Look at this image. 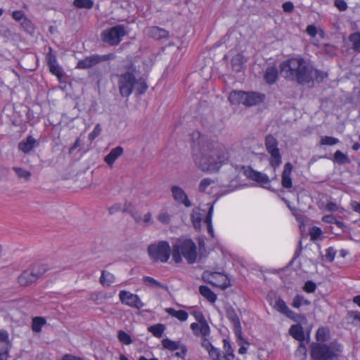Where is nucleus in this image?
Returning <instances> with one entry per match:
<instances>
[{
    "instance_id": "1",
    "label": "nucleus",
    "mask_w": 360,
    "mask_h": 360,
    "mask_svg": "<svg viewBox=\"0 0 360 360\" xmlns=\"http://www.w3.org/2000/svg\"><path fill=\"white\" fill-rule=\"evenodd\" d=\"M232 152V148L218 141L202 138L192 157L198 169L212 174L218 172L224 165L229 162Z\"/></svg>"
},
{
    "instance_id": "2",
    "label": "nucleus",
    "mask_w": 360,
    "mask_h": 360,
    "mask_svg": "<svg viewBox=\"0 0 360 360\" xmlns=\"http://www.w3.org/2000/svg\"><path fill=\"white\" fill-rule=\"evenodd\" d=\"M280 75L288 81L295 82L301 85L311 82L312 66L301 57L290 58L281 63Z\"/></svg>"
},
{
    "instance_id": "3",
    "label": "nucleus",
    "mask_w": 360,
    "mask_h": 360,
    "mask_svg": "<svg viewBox=\"0 0 360 360\" xmlns=\"http://www.w3.org/2000/svg\"><path fill=\"white\" fill-rule=\"evenodd\" d=\"M137 72L136 67L131 64L125 72L117 75L119 91L122 97H129L134 91L143 94L148 89L145 79L141 77L136 78Z\"/></svg>"
},
{
    "instance_id": "4",
    "label": "nucleus",
    "mask_w": 360,
    "mask_h": 360,
    "mask_svg": "<svg viewBox=\"0 0 360 360\" xmlns=\"http://www.w3.org/2000/svg\"><path fill=\"white\" fill-rule=\"evenodd\" d=\"M172 255L176 264L182 262V257L188 264H193L198 257L196 245L190 238H180L172 245Z\"/></svg>"
},
{
    "instance_id": "5",
    "label": "nucleus",
    "mask_w": 360,
    "mask_h": 360,
    "mask_svg": "<svg viewBox=\"0 0 360 360\" xmlns=\"http://www.w3.org/2000/svg\"><path fill=\"white\" fill-rule=\"evenodd\" d=\"M338 351L333 344L313 343L311 345V356L313 360L336 359Z\"/></svg>"
},
{
    "instance_id": "6",
    "label": "nucleus",
    "mask_w": 360,
    "mask_h": 360,
    "mask_svg": "<svg viewBox=\"0 0 360 360\" xmlns=\"http://www.w3.org/2000/svg\"><path fill=\"white\" fill-rule=\"evenodd\" d=\"M148 252L153 262H167L172 252L169 244L167 241L153 243L148 248Z\"/></svg>"
},
{
    "instance_id": "7",
    "label": "nucleus",
    "mask_w": 360,
    "mask_h": 360,
    "mask_svg": "<svg viewBox=\"0 0 360 360\" xmlns=\"http://www.w3.org/2000/svg\"><path fill=\"white\" fill-rule=\"evenodd\" d=\"M265 148L270 155L269 165L275 171L282 163V155L278 148V142L271 134L267 135L265 138Z\"/></svg>"
},
{
    "instance_id": "8",
    "label": "nucleus",
    "mask_w": 360,
    "mask_h": 360,
    "mask_svg": "<svg viewBox=\"0 0 360 360\" xmlns=\"http://www.w3.org/2000/svg\"><path fill=\"white\" fill-rule=\"evenodd\" d=\"M46 270L47 269L44 264H34L30 269L25 270L18 276V283L21 286H27L35 282Z\"/></svg>"
},
{
    "instance_id": "9",
    "label": "nucleus",
    "mask_w": 360,
    "mask_h": 360,
    "mask_svg": "<svg viewBox=\"0 0 360 360\" xmlns=\"http://www.w3.org/2000/svg\"><path fill=\"white\" fill-rule=\"evenodd\" d=\"M126 34L125 27L123 25H117L103 30L101 32V39L110 46H116L120 44Z\"/></svg>"
},
{
    "instance_id": "10",
    "label": "nucleus",
    "mask_w": 360,
    "mask_h": 360,
    "mask_svg": "<svg viewBox=\"0 0 360 360\" xmlns=\"http://www.w3.org/2000/svg\"><path fill=\"white\" fill-rule=\"evenodd\" d=\"M119 299L123 304L137 309H140L144 306L139 297L129 291L121 290L119 293Z\"/></svg>"
},
{
    "instance_id": "11",
    "label": "nucleus",
    "mask_w": 360,
    "mask_h": 360,
    "mask_svg": "<svg viewBox=\"0 0 360 360\" xmlns=\"http://www.w3.org/2000/svg\"><path fill=\"white\" fill-rule=\"evenodd\" d=\"M110 55H91L90 56L86 57L83 60H79L77 63V68L78 69H88L92 68L96 64L99 63L101 61H105L110 59Z\"/></svg>"
},
{
    "instance_id": "12",
    "label": "nucleus",
    "mask_w": 360,
    "mask_h": 360,
    "mask_svg": "<svg viewBox=\"0 0 360 360\" xmlns=\"http://www.w3.org/2000/svg\"><path fill=\"white\" fill-rule=\"evenodd\" d=\"M172 197L175 202L184 205L186 207L192 206L191 202L189 200L186 193L183 188L178 186H173L171 188Z\"/></svg>"
},
{
    "instance_id": "13",
    "label": "nucleus",
    "mask_w": 360,
    "mask_h": 360,
    "mask_svg": "<svg viewBox=\"0 0 360 360\" xmlns=\"http://www.w3.org/2000/svg\"><path fill=\"white\" fill-rule=\"evenodd\" d=\"M274 307L276 309L285 314L288 318L297 321L298 317H301L296 313H295L293 311H292L286 304V303L282 299L279 298L275 302Z\"/></svg>"
},
{
    "instance_id": "14",
    "label": "nucleus",
    "mask_w": 360,
    "mask_h": 360,
    "mask_svg": "<svg viewBox=\"0 0 360 360\" xmlns=\"http://www.w3.org/2000/svg\"><path fill=\"white\" fill-rule=\"evenodd\" d=\"M264 98L265 96L263 94L245 91L243 105L246 106L255 105L263 102Z\"/></svg>"
},
{
    "instance_id": "15",
    "label": "nucleus",
    "mask_w": 360,
    "mask_h": 360,
    "mask_svg": "<svg viewBox=\"0 0 360 360\" xmlns=\"http://www.w3.org/2000/svg\"><path fill=\"white\" fill-rule=\"evenodd\" d=\"M293 167L290 162L285 164L281 175V185L283 188L289 189L292 186L291 173Z\"/></svg>"
},
{
    "instance_id": "16",
    "label": "nucleus",
    "mask_w": 360,
    "mask_h": 360,
    "mask_svg": "<svg viewBox=\"0 0 360 360\" xmlns=\"http://www.w3.org/2000/svg\"><path fill=\"white\" fill-rule=\"evenodd\" d=\"M8 334L6 331H0V360H7L8 352Z\"/></svg>"
},
{
    "instance_id": "17",
    "label": "nucleus",
    "mask_w": 360,
    "mask_h": 360,
    "mask_svg": "<svg viewBox=\"0 0 360 360\" xmlns=\"http://www.w3.org/2000/svg\"><path fill=\"white\" fill-rule=\"evenodd\" d=\"M248 176L249 179L259 183L264 188H267L266 185L270 182L269 178L266 174L257 172L253 169H251L248 172Z\"/></svg>"
},
{
    "instance_id": "18",
    "label": "nucleus",
    "mask_w": 360,
    "mask_h": 360,
    "mask_svg": "<svg viewBox=\"0 0 360 360\" xmlns=\"http://www.w3.org/2000/svg\"><path fill=\"white\" fill-rule=\"evenodd\" d=\"M226 317L231 321L233 325L234 330L238 337L241 335V326L240 319L235 311L232 307H229L226 309Z\"/></svg>"
},
{
    "instance_id": "19",
    "label": "nucleus",
    "mask_w": 360,
    "mask_h": 360,
    "mask_svg": "<svg viewBox=\"0 0 360 360\" xmlns=\"http://www.w3.org/2000/svg\"><path fill=\"white\" fill-rule=\"evenodd\" d=\"M192 315H193L195 320L200 323V333L201 335H210V328L202 313L199 311H194L192 312Z\"/></svg>"
},
{
    "instance_id": "20",
    "label": "nucleus",
    "mask_w": 360,
    "mask_h": 360,
    "mask_svg": "<svg viewBox=\"0 0 360 360\" xmlns=\"http://www.w3.org/2000/svg\"><path fill=\"white\" fill-rule=\"evenodd\" d=\"M202 338V347L205 348L210 357L212 359H217L219 358V349L214 347L208 339L209 335H201Z\"/></svg>"
},
{
    "instance_id": "21",
    "label": "nucleus",
    "mask_w": 360,
    "mask_h": 360,
    "mask_svg": "<svg viewBox=\"0 0 360 360\" xmlns=\"http://www.w3.org/2000/svg\"><path fill=\"white\" fill-rule=\"evenodd\" d=\"M36 146L37 141L32 136H28L18 143V149L24 153H29Z\"/></svg>"
},
{
    "instance_id": "22",
    "label": "nucleus",
    "mask_w": 360,
    "mask_h": 360,
    "mask_svg": "<svg viewBox=\"0 0 360 360\" xmlns=\"http://www.w3.org/2000/svg\"><path fill=\"white\" fill-rule=\"evenodd\" d=\"M224 353L223 355L221 354V351L219 349V358L214 360H233L235 357L234 350L232 348L229 341L224 339L223 340Z\"/></svg>"
},
{
    "instance_id": "23",
    "label": "nucleus",
    "mask_w": 360,
    "mask_h": 360,
    "mask_svg": "<svg viewBox=\"0 0 360 360\" xmlns=\"http://www.w3.org/2000/svg\"><path fill=\"white\" fill-rule=\"evenodd\" d=\"M123 148L117 146L112 148L110 152L104 158V161L110 166L112 167L116 160L123 153Z\"/></svg>"
},
{
    "instance_id": "24",
    "label": "nucleus",
    "mask_w": 360,
    "mask_h": 360,
    "mask_svg": "<svg viewBox=\"0 0 360 360\" xmlns=\"http://www.w3.org/2000/svg\"><path fill=\"white\" fill-rule=\"evenodd\" d=\"M148 35L156 40H160L167 39L169 32L163 28L154 26L149 29Z\"/></svg>"
},
{
    "instance_id": "25",
    "label": "nucleus",
    "mask_w": 360,
    "mask_h": 360,
    "mask_svg": "<svg viewBox=\"0 0 360 360\" xmlns=\"http://www.w3.org/2000/svg\"><path fill=\"white\" fill-rule=\"evenodd\" d=\"M278 72L275 66H269L266 68L264 78L266 82L270 85L274 84L278 79Z\"/></svg>"
},
{
    "instance_id": "26",
    "label": "nucleus",
    "mask_w": 360,
    "mask_h": 360,
    "mask_svg": "<svg viewBox=\"0 0 360 360\" xmlns=\"http://www.w3.org/2000/svg\"><path fill=\"white\" fill-rule=\"evenodd\" d=\"M245 91H232L229 96V101L233 105L243 104Z\"/></svg>"
},
{
    "instance_id": "27",
    "label": "nucleus",
    "mask_w": 360,
    "mask_h": 360,
    "mask_svg": "<svg viewBox=\"0 0 360 360\" xmlns=\"http://www.w3.org/2000/svg\"><path fill=\"white\" fill-rule=\"evenodd\" d=\"M289 333L292 335L295 340L299 342H304V333L303 330V328L299 325H292L289 330Z\"/></svg>"
},
{
    "instance_id": "28",
    "label": "nucleus",
    "mask_w": 360,
    "mask_h": 360,
    "mask_svg": "<svg viewBox=\"0 0 360 360\" xmlns=\"http://www.w3.org/2000/svg\"><path fill=\"white\" fill-rule=\"evenodd\" d=\"M143 282L146 285L150 288H153L155 289H163L166 290H168V287L166 285L158 281L157 280L150 276H144L143 278Z\"/></svg>"
},
{
    "instance_id": "29",
    "label": "nucleus",
    "mask_w": 360,
    "mask_h": 360,
    "mask_svg": "<svg viewBox=\"0 0 360 360\" xmlns=\"http://www.w3.org/2000/svg\"><path fill=\"white\" fill-rule=\"evenodd\" d=\"M165 311L170 316L175 317L180 321H185L188 319V314L184 310H176L174 308H167Z\"/></svg>"
},
{
    "instance_id": "30",
    "label": "nucleus",
    "mask_w": 360,
    "mask_h": 360,
    "mask_svg": "<svg viewBox=\"0 0 360 360\" xmlns=\"http://www.w3.org/2000/svg\"><path fill=\"white\" fill-rule=\"evenodd\" d=\"M245 60L242 54H236L231 59V66L232 69L236 72H240L243 70V65Z\"/></svg>"
},
{
    "instance_id": "31",
    "label": "nucleus",
    "mask_w": 360,
    "mask_h": 360,
    "mask_svg": "<svg viewBox=\"0 0 360 360\" xmlns=\"http://www.w3.org/2000/svg\"><path fill=\"white\" fill-rule=\"evenodd\" d=\"M199 292L202 296L205 297L209 302L214 303L217 300V295L206 285H201L199 288Z\"/></svg>"
},
{
    "instance_id": "32",
    "label": "nucleus",
    "mask_w": 360,
    "mask_h": 360,
    "mask_svg": "<svg viewBox=\"0 0 360 360\" xmlns=\"http://www.w3.org/2000/svg\"><path fill=\"white\" fill-rule=\"evenodd\" d=\"M115 276L106 271H102L100 278V282L103 286H110L115 282Z\"/></svg>"
},
{
    "instance_id": "33",
    "label": "nucleus",
    "mask_w": 360,
    "mask_h": 360,
    "mask_svg": "<svg viewBox=\"0 0 360 360\" xmlns=\"http://www.w3.org/2000/svg\"><path fill=\"white\" fill-rule=\"evenodd\" d=\"M13 170L19 179H23L25 181H29L32 176V173L24 168L19 167H13Z\"/></svg>"
},
{
    "instance_id": "34",
    "label": "nucleus",
    "mask_w": 360,
    "mask_h": 360,
    "mask_svg": "<svg viewBox=\"0 0 360 360\" xmlns=\"http://www.w3.org/2000/svg\"><path fill=\"white\" fill-rule=\"evenodd\" d=\"M333 160L339 165L348 164L350 162L349 157L340 150L335 152Z\"/></svg>"
},
{
    "instance_id": "35",
    "label": "nucleus",
    "mask_w": 360,
    "mask_h": 360,
    "mask_svg": "<svg viewBox=\"0 0 360 360\" xmlns=\"http://www.w3.org/2000/svg\"><path fill=\"white\" fill-rule=\"evenodd\" d=\"M349 41L352 43V49L359 53L360 52V33L354 32L349 35Z\"/></svg>"
},
{
    "instance_id": "36",
    "label": "nucleus",
    "mask_w": 360,
    "mask_h": 360,
    "mask_svg": "<svg viewBox=\"0 0 360 360\" xmlns=\"http://www.w3.org/2000/svg\"><path fill=\"white\" fill-rule=\"evenodd\" d=\"M162 345L164 348L173 352L179 349L181 344L180 342H176L168 338H165L162 340Z\"/></svg>"
},
{
    "instance_id": "37",
    "label": "nucleus",
    "mask_w": 360,
    "mask_h": 360,
    "mask_svg": "<svg viewBox=\"0 0 360 360\" xmlns=\"http://www.w3.org/2000/svg\"><path fill=\"white\" fill-rule=\"evenodd\" d=\"M165 327L162 323L155 324L148 328V331L150 332L155 337L160 338L165 331Z\"/></svg>"
},
{
    "instance_id": "38",
    "label": "nucleus",
    "mask_w": 360,
    "mask_h": 360,
    "mask_svg": "<svg viewBox=\"0 0 360 360\" xmlns=\"http://www.w3.org/2000/svg\"><path fill=\"white\" fill-rule=\"evenodd\" d=\"M311 302L305 299L304 296L297 295L292 300V306L295 308H300L302 305H309Z\"/></svg>"
},
{
    "instance_id": "39",
    "label": "nucleus",
    "mask_w": 360,
    "mask_h": 360,
    "mask_svg": "<svg viewBox=\"0 0 360 360\" xmlns=\"http://www.w3.org/2000/svg\"><path fill=\"white\" fill-rule=\"evenodd\" d=\"M213 210H214L213 205H211L208 210L207 216L204 220V222L207 226L208 233L211 236H213V233H214V230H213L212 225V214H213Z\"/></svg>"
},
{
    "instance_id": "40",
    "label": "nucleus",
    "mask_w": 360,
    "mask_h": 360,
    "mask_svg": "<svg viewBox=\"0 0 360 360\" xmlns=\"http://www.w3.org/2000/svg\"><path fill=\"white\" fill-rule=\"evenodd\" d=\"M46 320L42 317H35L32 319V329L35 333L41 331L42 326L45 324Z\"/></svg>"
},
{
    "instance_id": "41",
    "label": "nucleus",
    "mask_w": 360,
    "mask_h": 360,
    "mask_svg": "<svg viewBox=\"0 0 360 360\" xmlns=\"http://www.w3.org/2000/svg\"><path fill=\"white\" fill-rule=\"evenodd\" d=\"M307 349L304 342H300L299 346L295 351V356L300 360H305L307 358Z\"/></svg>"
},
{
    "instance_id": "42",
    "label": "nucleus",
    "mask_w": 360,
    "mask_h": 360,
    "mask_svg": "<svg viewBox=\"0 0 360 360\" xmlns=\"http://www.w3.org/2000/svg\"><path fill=\"white\" fill-rule=\"evenodd\" d=\"M73 4L79 8L91 9L94 6L92 0H74Z\"/></svg>"
},
{
    "instance_id": "43",
    "label": "nucleus",
    "mask_w": 360,
    "mask_h": 360,
    "mask_svg": "<svg viewBox=\"0 0 360 360\" xmlns=\"http://www.w3.org/2000/svg\"><path fill=\"white\" fill-rule=\"evenodd\" d=\"M117 338L122 344L129 345L132 343V339L130 335L124 330H119L117 333Z\"/></svg>"
},
{
    "instance_id": "44",
    "label": "nucleus",
    "mask_w": 360,
    "mask_h": 360,
    "mask_svg": "<svg viewBox=\"0 0 360 360\" xmlns=\"http://www.w3.org/2000/svg\"><path fill=\"white\" fill-rule=\"evenodd\" d=\"M340 142L339 139L333 136H324L321 138V146H334Z\"/></svg>"
},
{
    "instance_id": "45",
    "label": "nucleus",
    "mask_w": 360,
    "mask_h": 360,
    "mask_svg": "<svg viewBox=\"0 0 360 360\" xmlns=\"http://www.w3.org/2000/svg\"><path fill=\"white\" fill-rule=\"evenodd\" d=\"M312 70H313V73H312V77H311L312 78H311V83H312L314 82V80H316L317 82H321L328 75L326 72L314 69L313 67H312Z\"/></svg>"
},
{
    "instance_id": "46",
    "label": "nucleus",
    "mask_w": 360,
    "mask_h": 360,
    "mask_svg": "<svg viewBox=\"0 0 360 360\" xmlns=\"http://www.w3.org/2000/svg\"><path fill=\"white\" fill-rule=\"evenodd\" d=\"M158 220L164 224H168L171 220L170 214L165 210H162L157 216Z\"/></svg>"
},
{
    "instance_id": "47",
    "label": "nucleus",
    "mask_w": 360,
    "mask_h": 360,
    "mask_svg": "<svg viewBox=\"0 0 360 360\" xmlns=\"http://www.w3.org/2000/svg\"><path fill=\"white\" fill-rule=\"evenodd\" d=\"M50 72L58 77V78L63 76L61 68L59 67L58 62L56 61L55 63H49L48 64Z\"/></svg>"
},
{
    "instance_id": "48",
    "label": "nucleus",
    "mask_w": 360,
    "mask_h": 360,
    "mask_svg": "<svg viewBox=\"0 0 360 360\" xmlns=\"http://www.w3.org/2000/svg\"><path fill=\"white\" fill-rule=\"evenodd\" d=\"M214 183V181L210 178L202 179L198 186V191L200 192H205L208 186Z\"/></svg>"
},
{
    "instance_id": "49",
    "label": "nucleus",
    "mask_w": 360,
    "mask_h": 360,
    "mask_svg": "<svg viewBox=\"0 0 360 360\" xmlns=\"http://www.w3.org/2000/svg\"><path fill=\"white\" fill-rule=\"evenodd\" d=\"M322 234V231L319 227L313 226L309 230L311 240L315 241L318 240Z\"/></svg>"
},
{
    "instance_id": "50",
    "label": "nucleus",
    "mask_w": 360,
    "mask_h": 360,
    "mask_svg": "<svg viewBox=\"0 0 360 360\" xmlns=\"http://www.w3.org/2000/svg\"><path fill=\"white\" fill-rule=\"evenodd\" d=\"M316 335L318 341H325L328 336V330L325 328H320L317 330Z\"/></svg>"
},
{
    "instance_id": "51",
    "label": "nucleus",
    "mask_w": 360,
    "mask_h": 360,
    "mask_svg": "<svg viewBox=\"0 0 360 360\" xmlns=\"http://www.w3.org/2000/svg\"><path fill=\"white\" fill-rule=\"evenodd\" d=\"M21 26L24 28V30L27 32H32L34 30L33 24L30 20L25 18L21 22Z\"/></svg>"
},
{
    "instance_id": "52",
    "label": "nucleus",
    "mask_w": 360,
    "mask_h": 360,
    "mask_svg": "<svg viewBox=\"0 0 360 360\" xmlns=\"http://www.w3.org/2000/svg\"><path fill=\"white\" fill-rule=\"evenodd\" d=\"M102 131L100 124H97L93 131L89 134V139L92 141L98 137Z\"/></svg>"
},
{
    "instance_id": "53",
    "label": "nucleus",
    "mask_w": 360,
    "mask_h": 360,
    "mask_svg": "<svg viewBox=\"0 0 360 360\" xmlns=\"http://www.w3.org/2000/svg\"><path fill=\"white\" fill-rule=\"evenodd\" d=\"M316 288V285L311 281H307L303 287V290L309 293L314 292Z\"/></svg>"
},
{
    "instance_id": "54",
    "label": "nucleus",
    "mask_w": 360,
    "mask_h": 360,
    "mask_svg": "<svg viewBox=\"0 0 360 360\" xmlns=\"http://www.w3.org/2000/svg\"><path fill=\"white\" fill-rule=\"evenodd\" d=\"M46 60L47 65L49 63H55V62L57 61L56 56L55 55L52 48L51 47L49 48V52L46 56Z\"/></svg>"
},
{
    "instance_id": "55",
    "label": "nucleus",
    "mask_w": 360,
    "mask_h": 360,
    "mask_svg": "<svg viewBox=\"0 0 360 360\" xmlns=\"http://www.w3.org/2000/svg\"><path fill=\"white\" fill-rule=\"evenodd\" d=\"M153 223V220L152 219V214L150 212H147L142 217V224L143 226H150Z\"/></svg>"
},
{
    "instance_id": "56",
    "label": "nucleus",
    "mask_w": 360,
    "mask_h": 360,
    "mask_svg": "<svg viewBox=\"0 0 360 360\" xmlns=\"http://www.w3.org/2000/svg\"><path fill=\"white\" fill-rule=\"evenodd\" d=\"M14 20L21 22L25 18V13L22 11H15L12 13Z\"/></svg>"
},
{
    "instance_id": "57",
    "label": "nucleus",
    "mask_w": 360,
    "mask_h": 360,
    "mask_svg": "<svg viewBox=\"0 0 360 360\" xmlns=\"http://www.w3.org/2000/svg\"><path fill=\"white\" fill-rule=\"evenodd\" d=\"M336 251L332 247L328 248L326 250V258L328 262H333L335 259Z\"/></svg>"
},
{
    "instance_id": "58",
    "label": "nucleus",
    "mask_w": 360,
    "mask_h": 360,
    "mask_svg": "<svg viewBox=\"0 0 360 360\" xmlns=\"http://www.w3.org/2000/svg\"><path fill=\"white\" fill-rule=\"evenodd\" d=\"M306 32L311 37H314L317 34V29L315 25H309L307 27Z\"/></svg>"
},
{
    "instance_id": "59",
    "label": "nucleus",
    "mask_w": 360,
    "mask_h": 360,
    "mask_svg": "<svg viewBox=\"0 0 360 360\" xmlns=\"http://www.w3.org/2000/svg\"><path fill=\"white\" fill-rule=\"evenodd\" d=\"M335 6L339 9L340 11H344L347 9V6L345 0H335Z\"/></svg>"
},
{
    "instance_id": "60",
    "label": "nucleus",
    "mask_w": 360,
    "mask_h": 360,
    "mask_svg": "<svg viewBox=\"0 0 360 360\" xmlns=\"http://www.w3.org/2000/svg\"><path fill=\"white\" fill-rule=\"evenodd\" d=\"M282 8L285 12L290 13L294 9V5L290 1H287L283 4Z\"/></svg>"
},
{
    "instance_id": "61",
    "label": "nucleus",
    "mask_w": 360,
    "mask_h": 360,
    "mask_svg": "<svg viewBox=\"0 0 360 360\" xmlns=\"http://www.w3.org/2000/svg\"><path fill=\"white\" fill-rule=\"evenodd\" d=\"M180 350L179 352H176V356L180 358H184L187 353V348L184 345H181L180 347L179 348Z\"/></svg>"
},
{
    "instance_id": "62",
    "label": "nucleus",
    "mask_w": 360,
    "mask_h": 360,
    "mask_svg": "<svg viewBox=\"0 0 360 360\" xmlns=\"http://www.w3.org/2000/svg\"><path fill=\"white\" fill-rule=\"evenodd\" d=\"M191 328L193 330L195 335H201L200 333V323H192L191 324Z\"/></svg>"
},
{
    "instance_id": "63",
    "label": "nucleus",
    "mask_w": 360,
    "mask_h": 360,
    "mask_svg": "<svg viewBox=\"0 0 360 360\" xmlns=\"http://www.w3.org/2000/svg\"><path fill=\"white\" fill-rule=\"evenodd\" d=\"M191 219H192V221H193L194 227L195 229H199L200 226V221H201L200 217L198 215L195 216V214H193L191 215Z\"/></svg>"
},
{
    "instance_id": "64",
    "label": "nucleus",
    "mask_w": 360,
    "mask_h": 360,
    "mask_svg": "<svg viewBox=\"0 0 360 360\" xmlns=\"http://www.w3.org/2000/svg\"><path fill=\"white\" fill-rule=\"evenodd\" d=\"M350 205L353 211L360 214V202L352 200L350 203Z\"/></svg>"
}]
</instances>
